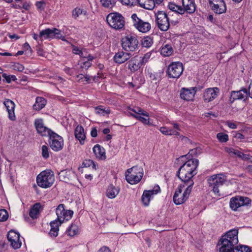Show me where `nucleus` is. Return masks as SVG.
I'll use <instances>...</instances> for the list:
<instances>
[{
    "label": "nucleus",
    "instance_id": "obj_1",
    "mask_svg": "<svg viewBox=\"0 0 252 252\" xmlns=\"http://www.w3.org/2000/svg\"><path fill=\"white\" fill-rule=\"evenodd\" d=\"M238 234L237 229H231L222 236L218 243L219 252H234L239 242Z\"/></svg>",
    "mask_w": 252,
    "mask_h": 252
},
{
    "label": "nucleus",
    "instance_id": "obj_2",
    "mask_svg": "<svg viewBox=\"0 0 252 252\" xmlns=\"http://www.w3.org/2000/svg\"><path fill=\"white\" fill-rule=\"evenodd\" d=\"M198 163V159L192 158L186 161L179 169L177 176L184 182V184L189 186V181H193L191 179L197 173L196 169Z\"/></svg>",
    "mask_w": 252,
    "mask_h": 252
},
{
    "label": "nucleus",
    "instance_id": "obj_3",
    "mask_svg": "<svg viewBox=\"0 0 252 252\" xmlns=\"http://www.w3.org/2000/svg\"><path fill=\"white\" fill-rule=\"evenodd\" d=\"M56 213L57 219L50 222L51 229L49 235L51 237H56L58 235L59 226L64 220H68L70 219L73 214V212L71 210H65L64 205L63 204L58 206Z\"/></svg>",
    "mask_w": 252,
    "mask_h": 252
},
{
    "label": "nucleus",
    "instance_id": "obj_4",
    "mask_svg": "<svg viewBox=\"0 0 252 252\" xmlns=\"http://www.w3.org/2000/svg\"><path fill=\"white\" fill-rule=\"evenodd\" d=\"M226 181V177L222 174L213 175L207 180L209 189L213 191L215 195L218 196L221 195L220 189Z\"/></svg>",
    "mask_w": 252,
    "mask_h": 252
},
{
    "label": "nucleus",
    "instance_id": "obj_5",
    "mask_svg": "<svg viewBox=\"0 0 252 252\" xmlns=\"http://www.w3.org/2000/svg\"><path fill=\"white\" fill-rule=\"evenodd\" d=\"M193 184V181H189V185L187 186V188L183 193H182V188L185 187L186 185H181L178 187L173 196V201L176 205L182 204L188 199L191 191Z\"/></svg>",
    "mask_w": 252,
    "mask_h": 252
},
{
    "label": "nucleus",
    "instance_id": "obj_6",
    "mask_svg": "<svg viewBox=\"0 0 252 252\" xmlns=\"http://www.w3.org/2000/svg\"><path fill=\"white\" fill-rule=\"evenodd\" d=\"M55 181L54 174L50 170L41 172L36 177V182L38 186L42 188L50 187Z\"/></svg>",
    "mask_w": 252,
    "mask_h": 252
},
{
    "label": "nucleus",
    "instance_id": "obj_7",
    "mask_svg": "<svg viewBox=\"0 0 252 252\" xmlns=\"http://www.w3.org/2000/svg\"><path fill=\"white\" fill-rule=\"evenodd\" d=\"M106 20L108 24L112 28L116 30L122 29L126 23L125 18L122 14L117 12L108 14Z\"/></svg>",
    "mask_w": 252,
    "mask_h": 252
},
{
    "label": "nucleus",
    "instance_id": "obj_8",
    "mask_svg": "<svg viewBox=\"0 0 252 252\" xmlns=\"http://www.w3.org/2000/svg\"><path fill=\"white\" fill-rule=\"evenodd\" d=\"M156 22L158 28L162 31H167L170 27L169 19L167 14L163 11L155 13Z\"/></svg>",
    "mask_w": 252,
    "mask_h": 252
},
{
    "label": "nucleus",
    "instance_id": "obj_9",
    "mask_svg": "<svg viewBox=\"0 0 252 252\" xmlns=\"http://www.w3.org/2000/svg\"><path fill=\"white\" fill-rule=\"evenodd\" d=\"M39 38L41 41H42L44 39L53 38H59L63 41H66L64 36H63L61 34V31L56 28H48L40 31Z\"/></svg>",
    "mask_w": 252,
    "mask_h": 252
},
{
    "label": "nucleus",
    "instance_id": "obj_10",
    "mask_svg": "<svg viewBox=\"0 0 252 252\" xmlns=\"http://www.w3.org/2000/svg\"><path fill=\"white\" fill-rule=\"evenodd\" d=\"M123 48L126 51H134L138 48V41L133 36L128 35L123 37L121 40Z\"/></svg>",
    "mask_w": 252,
    "mask_h": 252
},
{
    "label": "nucleus",
    "instance_id": "obj_11",
    "mask_svg": "<svg viewBox=\"0 0 252 252\" xmlns=\"http://www.w3.org/2000/svg\"><path fill=\"white\" fill-rule=\"evenodd\" d=\"M184 70L183 65L180 62H173L168 66L167 73L170 78H178Z\"/></svg>",
    "mask_w": 252,
    "mask_h": 252
},
{
    "label": "nucleus",
    "instance_id": "obj_12",
    "mask_svg": "<svg viewBox=\"0 0 252 252\" xmlns=\"http://www.w3.org/2000/svg\"><path fill=\"white\" fill-rule=\"evenodd\" d=\"M131 18L133 26L139 32L146 33L151 30V24L139 18L136 14H133Z\"/></svg>",
    "mask_w": 252,
    "mask_h": 252
},
{
    "label": "nucleus",
    "instance_id": "obj_13",
    "mask_svg": "<svg viewBox=\"0 0 252 252\" xmlns=\"http://www.w3.org/2000/svg\"><path fill=\"white\" fill-rule=\"evenodd\" d=\"M251 202V200L247 197L236 196L230 199L229 205L230 207L235 211L241 206L248 205Z\"/></svg>",
    "mask_w": 252,
    "mask_h": 252
},
{
    "label": "nucleus",
    "instance_id": "obj_14",
    "mask_svg": "<svg viewBox=\"0 0 252 252\" xmlns=\"http://www.w3.org/2000/svg\"><path fill=\"white\" fill-rule=\"evenodd\" d=\"M49 137L50 139V146L51 149L55 152L61 151L63 146V138L54 132L51 133Z\"/></svg>",
    "mask_w": 252,
    "mask_h": 252
},
{
    "label": "nucleus",
    "instance_id": "obj_15",
    "mask_svg": "<svg viewBox=\"0 0 252 252\" xmlns=\"http://www.w3.org/2000/svg\"><path fill=\"white\" fill-rule=\"evenodd\" d=\"M211 9L216 14H221L226 11V6L224 0H209Z\"/></svg>",
    "mask_w": 252,
    "mask_h": 252
},
{
    "label": "nucleus",
    "instance_id": "obj_16",
    "mask_svg": "<svg viewBox=\"0 0 252 252\" xmlns=\"http://www.w3.org/2000/svg\"><path fill=\"white\" fill-rule=\"evenodd\" d=\"M248 95L249 93L246 88H242L237 91H232L230 92L229 101L231 104L237 100H243L244 101H246Z\"/></svg>",
    "mask_w": 252,
    "mask_h": 252
},
{
    "label": "nucleus",
    "instance_id": "obj_17",
    "mask_svg": "<svg viewBox=\"0 0 252 252\" xmlns=\"http://www.w3.org/2000/svg\"><path fill=\"white\" fill-rule=\"evenodd\" d=\"M160 191L159 186H155L153 189L144 190L141 197V200L143 205L145 206L149 205L150 200L154 196Z\"/></svg>",
    "mask_w": 252,
    "mask_h": 252
},
{
    "label": "nucleus",
    "instance_id": "obj_18",
    "mask_svg": "<svg viewBox=\"0 0 252 252\" xmlns=\"http://www.w3.org/2000/svg\"><path fill=\"white\" fill-rule=\"evenodd\" d=\"M7 239L10 243L11 246L14 249H17L21 247L22 242L20 240V234L19 233L10 230L7 234Z\"/></svg>",
    "mask_w": 252,
    "mask_h": 252
},
{
    "label": "nucleus",
    "instance_id": "obj_19",
    "mask_svg": "<svg viewBox=\"0 0 252 252\" xmlns=\"http://www.w3.org/2000/svg\"><path fill=\"white\" fill-rule=\"evenodd\" d=\"M34 125L37 132L42 136H49L53 132L44 126L43 121L41 119H36L34 121Z\"/></svg>",
    "mask_w": 252,
    "mask_h": 252
},
{
    "label": "nucleus",
    "instance_id": "obj_20",
    "mask_svg": "<svg viewBox=\"0 0 252 252\" xmlns=\"http://www.w3.org/2000/svg\"><path fill=\"white\" fill-rule=\"evenodd\" d=\"M219 89L218 88H208L204 93V100L209 102L214 100L218 95Z\"/></svg>",
    "mask_w": 252,
    "mask_h": 252
},
{
    "label": "nucleus",
    "instance_id": "obj_21",
    "mask_svg": "<svg viewBox=\"0 0 252 252\" xmlns=\"http://www.w3.org/2000/svg\"><path fill=\"white\" fill-rule=\"evenodd\" d=\"M196 93V88H182L180 93L181 97L187 101L192 100Z\"/></svg>",
    "mask_w": 252,
    "mask_h": 252
},
{
    "label": "nucleus",
    "instance_id": "obj_22",
    "mask_svg": "<svg viewBox=\"0 0 252 252\" xmlns=\"http://www.w3.org/2000/svg\"><path fill=\"white\" fill-rule=\"evenodd\" d=\"M127 68L131 72H135L138 70L142 66L139 60V57L136 56L131 58L127 63Z\"/></svg>",
    "mask_w": 252,
    "mask_h": 252
},
{
    "label": "nucleus",
    "instance_id": "obj_23",
    "mask_svg": "<svg viewBox=\"0 0 252 252\" xmlns=\"http://www.w3.org/2000/svg\"><path fill=\"white\" fill-rule=\"evenodd\" d=\"M8 113V117L10 120L14 121L16 119L14 113L15 104L13 101L10 99H6L3 103Z\"/></svg>",
    "mask_w": 252,
    "mask_h": 252
},
{
    "label": "nucleus",
    "instance_id": "obj_24",
    "mask_svg": "<svg viewBox=\"0 0 252 252\" xmlns=\"http://www.w3.org/2000/svg\"><path fill=\"white\" fill-rule=\"evenodd\" d=\"M184 13L185 12L192 14L195 11V4L193 0H182Z\"/></svg>",
    "mask_w": 252,
    "mask_h": 252
},
{
    "label": "nucleus",
    "instance_id": "obj_25",
    "mask_svg": "<svg viewBox=\"0 0 252 252\" xmlns=\"http://www.w3.org/2000/svg\"><path fill=\"white\" fill-rule=\"evenodd\" d=\"M130 57V54L121 51L116 53L113 59L116 63L121 64L127 61Z\"/></svg>",
    "mask_w": 252,
    "mask_h": 252
},
{
    "label": "nucleus",
    "instance_id": "obj_26",
    "mask_svg": "<svg viewBox=\"0 0 252 252\" xmlns=\"http://www.w3.org/2000/svg\"><path fill=\"white\" fill-rule=\"evenodd\" d=\"M74 135L75 138L78 140L81 144H83L86 138L84 133V129L81 126H77L75 129Z\"/></svg>",
    "mask_w": 252,
    "mask_h": 252
},
{
    "label": "nucleus",
    "instance_id": "obj_27",
    "mask_svg": "<svg viewBox=\"0 0 252 252\" xmlns=\"http://www.w3.org/2000/svg\"><path fill=\"white\" fill-rule=\"evenodd\" d=\"M93 152L96 158L100 159H105L106 158L105 150L99 145L97 144L94 147Z\"/></svg>",
    "mask_w": 252,
    "mask_h": 252
},
{
    "label": "nucleus",
    "instance_id": "obj_28",
    "mask_svg": "<svg viewBox=\"0 0 252 252\" xmlns=\"http://www.w3.org/2000/svg\"><path fill=\"white\" fill-rule=\"evenodd\" d=\"M140 7L148 10L153 9L155 6V0H137Z\"/></svg>",
    "mask_w": 252,
    "mask_h": 252
},
{
    "label": "nucleus",
    "instance_id": "obj_29",
    "mask_svg": "<svg viewBox=\"0 0 252 252\" xmlns=\"http://www.w3.org/2000/svg\"><path fill=\"white\" fill-rule=\"evenodd\" d=\"M46 104V99L42 97H37L35 103L33 105V109L36 111H39L45 107Z\"/></svg>",
    "mask_w": 252,
    "mask_h": 252
},
{
    "label": "nucleus",
    "instance_id": "obj_30",
    "mask_svg": "<svg viewBox=\"0 0 252 252\" xmlns=\"http://www.w3.org/2000/svg\"><path fill=\"white\" fill-rule=\"evenodd\" d=\"M143 176V174H141L138 175H126V179L129 184L134 185L139 183L141 181Z\"/></svg>",
    "mask_w": 252,
    "mask_h": 252
},
{
    "label": "nucleus",
    "instance_id": "obj_31",
    "mask_svg": "<svg viewBox=\"0 0 252 252\" xmlns=\"http://www.w3.org/2000/svg\"><path fill=\"white\" fill-rule=\"evenodd\" d=\"M41 208V205L39 203H36L33 205L32 208L31 209L29 215L33 219L37 218L38 215L40 212V209Z\"/></svg>",
    "mask_w": 252,
    "mask_h": 252
},
{
    "label": "nucleus",
    "instance_id": "obj_32",
    "mask_svg": "<svg viewBox=\"0 0 252 252\" xmlns=\"http://www.w3.org/2000/svg\"><path fill=\"white\" fill-rule=\"evenodd\" d=\"M173 50L171 45L166 44L160 48V54L165 57H168L172 54Z\"/></svg>",
    "mask_w": 252,
    "mask_h": 252
},
{
    "label": "nucleus",
    "instance_id": "obj_33",
    "mask_svg": "<svg viewBox=\"0 0 252 252\" xmlns=\"http://www.w3.org/2000/svg\"><path fill=\"white\" fill-rule=\"evenodd\" d=\"M71 175H73V173L68 170L61 171L59 174L60 180L64 182H67L70 180Z\"/></svg>",
    "mask_w": 252,
    "mask_h": 252
},
{
    "label": "nucleus",
    "instance_id": "obj_34",
    "mask_svg": "<svg viewBox=\"0 0 252 252\" xmlns=\"http://www.w3.org/2000/svg\"><path fill=\"white\" fill-rule=\"evenodd\" d=\"M141 174L143 175V169L142 167L137 166L128 169L126 172V175H138Z\"/></svg>",
    "mask_w": 252,
    "mask_h": 252
},
{
    "label": "nucleus",
    "instance_id": "obj_35",
    "mask_svg": "<svg viewBox=\"0 0 252 252\" xmlns=\"http://www.w3.org/2000/svg\"><path fill=\"white\" fill-rule=\"evenodd\" d=\"M119 192V189L118 188H115L113 185H110L107 190L106 195L109 198H114L117 195Z\"/></svg>",
    "mask_w": 252,
    "mask_h": 252
},
{
    "label": "nucleus",
    "instance_id": "obj_36",
    "mask_svg": "<svg viewBox=\"0 0 252 252\" xmlns=\"http://www.w3.org/2000/svg\"><path fill=\"white\" fill-rule=\"evenodd\" d=\"M224 149L225 151L232 157H236L239 158L241 157V152L237 149L229 147H225Z\"/></svg>",
    "mask_w": 252,
    "mask_h": 252
},
{
    "label": "nucleus",
    "instance_id": "obj_37",
    "mask_svg": "<svg viewBox=\"0 0 252 252\" xmlns=\"http://www.w3.org/2000/svg\"><path fill=\"white\" fill-rule=\"evenodd\" d=\"M101 5L107 8H112L116 4V0H99Z\"/></svg>",
    "mask_w": 252,
    "mask_h": 252
},
{
    "label": "nucleus",
    "instance_id": "obj_38",
    "mask_svg": "<svg viewBox=\"0 0 252 252\" xmlns=\"http://www.w3.org/2000/svg\"><path fill=\"white\" fill-rule=\"evenodd\" d=\"M78 227L76 225L72 224L66 230V233L70 236H74L78 234Z\"/></svg>",
    "mask_w": 252,
    "mask_h": 252
},
{
    "label": "nucleus",
    "instance_id": "obj_39",
    "mask_svg": "<svg viewBox=\"0 0 252 252\" xmlns=\"http://www.w3.org/2000/svg\"><path fill=\"white\" fill-rule=\"evenodd\" d=\"M168 7L171 10L175 11L178 14H184V11L182 9V7L181 6L176 5L173 3H170L168 5Z\"/></svg>",
    "mask_w": 252,
    "mask_h": 252
},
{
    "label": "nucleus",
    "instance_id": "obj_40",
    "mask_svg": "<svg viewBox=\"0 0 252 252\" xmlns=\"http://www.w3.org/2000/svg\"><path fill=\"white\" fill-rule=\"evenodd\" d=\"M153 43V39L148 36L144 37L141 40V44L144 47L149 48L152 46Z\"/></svg>",
    "mask_w": 252,
    "mask_h": 252
},
{
    "label": "nucleus",
    "instance_id": "obj_41",
    "mask_svg": "<svg viewBox=\"0 0 252 252\" xmlns=\"http://www.w3.org/2000/svg\"><path fill=\"white\" fill-rule=\"evenodd\" d=\"M131 111L135 113V114H130L131 116L133 115H143L148 118L149 117L148 113L142 110L139 107H136L135 109H131Z\"/></svg>",
    "mask_w": 252,
    "mask_h": 252
},
{
    "label": "nucleus",
    "instance_id": "obj_42",
    "mask_svg": "<svg viewBox=\"0 0 252 252\" xmlns=\"http://www.w3.org/2000/svg\"><path fill=\"white\" fill-rule=\"evenodd\" d=\"M95 113L97 114L105 116L106 114L110 113V110L108 109H105L103 108L102 106H98L95 108Z\"/></svg>",
    "mask_w": 252,
    "mask_h": 252
},
{
    "label": "nucleus",
    "instance_id": "obj_43",
    "mask_svg": "<svg viewBox=\"0 0 252 252\" xmlns=\"http://www.w3.org/2000/svg\"><path fill=\"white\" fill-rule=\"evenodd\" d=\"M83 167H92L93 169L96 170L97 167L95 163L91 159H86L83 162Z\"/></svg>",
    "mask_w": 252,
    "mask_h": 252
},
{
    "label": "nucleus",
    "instance_id": "obj_44",
    "mask_svg": "<svg viewBox=\"0 0 252 252\" xmlns=\"http://www.w3.org/2000/svg\"><path fill=\"white\" fill-rule=\"evenodd\" d=\"M86 11L79 8H76L73 10L72 14L74 18H77L81 14L86 15Z\"/></svg>",
    "mask_w": 252,
    "mask_h": 252
},
{
    "label": "nucleus",
    "instance_id": "obj_45",
    "mask_svg": "<svg viewBox=\"0 0 252 252\" xmlns=\"http://www.w3.org/2000/svg\"><path fill=\"white\" fill-rule=\"evenodd\" d=\"M234 252H252L250 248L247 246H237Z\"/></svg>",
    "mask_w": 252,
    "mask_h": 252
},
{
    "label": "nucleus",
    "instance_id": "obj_46",
    "mask_svg": "<svg viewBox=\"0 0 252 252\" xmlns=\"http://www.w3.org/2000/svg\"><path fill=\"white\" fill-rule=\"evenodd\" d=\"M151 53L149 52L145 54L143 57H139V60L141 63L142 65H144L148 62L149 59L151 57Z\"/></svg>",
    "mask_w": 252,
    "mask_h": 252
},
{
    "label": "nucleus",
    "instance_id": "obj_47",
    "mask_svg": "<svg viewBox=\"0 0 252 252\" xmlns=\"http://www.w3.org/2000/svg\"><path fill=\"white\" fill-rule=\"evenodd\" d=\"M217 137L220 142H226L228 140V136L226 134L219 133L217 135Z\"/></svg>",
    "mask_w": 252,
    "mask_h": 252
},
{
    "label": "nucleus",
    "instance_id": "obj_48",
    "mask_svg": "<svg viewBox=\"0 0 252 252\" xmlns=\"http://www.w3.org/2000/svg\"><path fill=\"white\" fill-rule=\"evenodd\" d=\"M8 218V213L5 209L0 210V221H6Z\"/></svg>",
    "mask_w": 252,
    "mask_h": 252
},
{
    "label": "nucleus",
    "instance_id": "obj_49",
    "mask_svg": "<svg viewBox=\"0 0 252 252\" xmlns=\"http://www.w3.org/2000/svg\"><path fill=\"white\" fill-rule=\"evenodd\" d=\"M42 156L43 158L47 159L49 157V148L47 146L43 145L42 146Z\"/></svg>",
    "mask_w": 252,
    "mask_h": 252
},
{
    "label": "nucleus",
    "instance_id": "obj_50",
    "mask_svg": "<svg viewBox=\"0 0 252 252\" xmlns=\"http://www.w3.org/2000/svg\"><path fill=\"white\" fill-rule=\"evenodd\" d=\"M133 117L139 120L144 124L149 125L150 124L149 118H144L140 115H133Z\"/></svg>",
    "mask_w": 252,
    "mask_h": 252
},
{
    "label": "nucleus",
    "instance_id": "obj_51",
    "mask_svg": "<svg viewBox=\"0 0 252 252\" xmlns=\"http://www.w3.org/2000/svg\"><path fill=\"white\" fill-rule=\"evenodd\" d=\"M13 69L15 70L22 72L24 69V66L19 63H14L12 65Z\"/></svg>",
    "mask_w": 252,
    "mask_h": 252
},
{
    "label": "nucleus",
    "instance_id": "obj_52",
    "mask_svg": "<svg viewBox=\"0 0 252 252\" xmlns=\"http://www.w3.org/2000/svg\"><path fill=\"white\" fill-rule=\"evenodd\" d=\"M119 0L123 5H129V6H132L137 2V0Z\"/></svg>",
    "mask_w": 252,
    "mask_h": 252
},
{
    "label": "nucleus",
    "instance_id": "obj_53",
    "mask_svg": "<svg viewBox=\"0 0 252 252\" xmlns=\"http://www.w3.org/2000/svg\"><path fill=\"white\" fill-rule=\"evenodd\" d=\"M92 65V63L89 61H84L83 64L81 65L82 68H84L86 70L88 69Z\"/></svg>",
    "mask_w": 252,
    "mask_h": 252
},
{
    "label": "nucleus",
    "instance_id": "obj_54",
    "mask_svg": "<svg viewBox=\"0 0 252 252\" xmlns=\"http://www.w3.org/2000/svg\"><path fill=\"white\" fill-rule=\"evenodd\" d=\"M73 52L75 54H77L80 56V57H82L83 56V52L81 51L76 46L73 47Z\"/></svg>",
    "mask_w": 252,
    "mask_h": 252
},
{
    "label": "nucleus",
    "instance_id": "obj_55",
    "mask_svg": "<svg viewBox=\"0 0 252 252\" xmlns=\"http://www.w3.org/2000/svg\"><path fill=\"white\" fill-rule=\"evenodd\" d=\"M168 135H176L178 136L180 135L179 132L177 130L168 128Z\"/></svg>",
    "mask_w": 252,
    "mask_h": 252
},
{
    "label": "nucleus",
    "instance_id": "obj_56",
    "mask_svg": "<svg viewBox=\"0 0 252 252\" xmlns=\"http://www.w3.org/2000/svg\"><path fill=\"white\" fill-rule=\"evenodd\" d=\"M251 156L249 154H245L241 152V157H240L239 158L244 160H247L251 159Z\"/></svg>",
    "mask_w": 252,
    "mask_h": 252
},
{
    "label": "nucleus",
    "instance_id": "obj_57",
    "mask_svg": "<svg viewBox=\"0 0 252 252\" xmlns=\"http://www.w3.org/2000/svg\"><path fill=\"white\" fill-rule=\"evenodd\" d=\"M45 4V2L43 1H38L36 3V6L37 9L42 10L44 9L43 5Z\"/></svg>",
    "mask_w": 252,
    "mask_h": 252
},
{
    "label": "nucleus",
    "instance_id": "obj_58",
    "mask_svg": "<svg viewBox=\"0 0 252 252\" xmlns=\"http://www.w3.org/2000/svg\"><path fill=\"white\" fill-rule=\"evenodd\" d=\"M159 131L164 135H168V128L165 126L161 127Z\"/></svg>",
    "mask_w": 252,
    "mask_h": 252
},
{
    "label": "nucleus",
    "instance_id": "obj_59",
    "mask_svg": "<svg viewBox=\"0 0 252 252\" xmlns=\"http://www.w3.org/2000/svg\"><path fill=\"white\" fill-rule=\"evenodd\" d=\"M84 75L83 74H79L76 76L77 81L79 82H82V81L84 80Z\"/></svg>",
    "mask_w": 252,
    "mask_h": 252
},
{
    "label": "nucleus",
    "instance_id": "obj_60",
    "mask_svg": "<svg viewBox=\"0 0 252 252\" xmlns=\"http://www.w3.org/2000/svg\"><path fill=\"white\" fill-rule=\"evenodd\" d=\"M91 135L93 137H95L97 135V129L95 127H93L91 132Z\"/></svg>",
    "mask_w": 252,
    "mask_h": 252
},
{
    "label": "nucleus",
    "instance_id": "obj_61",
    "mask_svg": "<svg viewBox=\"0 0 252 252\" xmlns=\"http://www.w3.org/2000/svg\"><path fill=\"white\" fill-rule=\"evenodd\" d=\"M84 80L82 81V82H83L84 84L90 83V80H91L90 77L86 74L84 76Z\"/></svg>",
    "mask_w": 252,
    "mask_h": 252
},
{
    "label": "nucleus",
    "instance_id": "obj_62",
    "mask_svg": "<svg viewBox=\"0 0 252 252\" xmlns=\"http://www.w3.org/2000/svg\"><path fill=\"white\" fill-rule=\"evenodd\" d=\"M6 81L10 83L11 80L15 81L16 80V77L14 75L8 76L6 78Z\"/></svg>",
    "mask_w": 252,
    "mask_h": 252
},
{
    "label": "nucleus",
    "instance_id": "obj_63",
    "mask_svg": "<svg viewBox=\"0 0 252 252\" xmlns=\"http://www.w3.org/2000/svg\"><path fill=\"white\" fill-rule=\"evenodd\" d=\"M99 252H111L110 249L106 247H103L99 250Z\"/></svg>",
    "mask_w": 252,
    "mask_h": 252
},
{
    "label": "nucleus",
    "instance_id": "obj_64",
    "mask_svg": "<svg viewBox=\"0 0 252 252\" xmlns=\"http://www.w3.org/2000/svg\"><path fill=\"white\" fill-rule=\"evenodd\" d=\"M249 95L250 97L252 98V81L250 83L249 87V91H248Z\"/></svg>",
    "mask_w": 252,
    "mask_h": 252
}]
</instances>
